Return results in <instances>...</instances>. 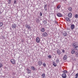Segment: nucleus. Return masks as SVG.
I'll return each instance as SVG.
<instances>
[{
	"label": "nucleus",
	"mask_w": 78,
	"mask_h": 78,
	"mask_svg": "<svg viewBox=\"0 0 78 78\" xmlns=\"http://www.w3.org/2000/svg\"><path fill=\"white\" fill-rule=\"evenodd\" d=\"M73 46L75 50L78 51V43L76 42L73 43Z\"/></svg>",
	"instance_id": "nucleus-1"
},
{
	"label": "nucleus",
	"mask_w": 78,
	"mask_h": 78,
	"mask_svg": "<svg viewBox=\"0 0 78 78\" xmlns=\"http://www.w3.org/2000/svg\"><path fill=\"white\" fill-rule=\"evenodd\" d=\"M10 62L12 64H16V60L14 59H11L10 60Z\"/></svg>",
	"instance_id": "nucleus-2"
},
{
	"label": "nucleus",
	"mask_w": 78,
	"mask_h": 78,
	"mask_svg": "<svg viewBox=\"0 0 78 78\" xmlns=\"http://www.w3.org/2000/svg\"><path fill=\"white\" fill-rule=\"evenodd\" d=\"M62 34L64 36H67V33L65 31H63Z\"/></svg>",
	"instance_id": "nucleus-3"
},
{
	"label": "nucleus",
	"mask_w": 78,
	"mask_h": 78,
	"mask_svg": "<svg viewBox=\"0 0 78 78\" xmlns=\"http://www.w3.org/2000/svg\"><path fill=\"white\" fill-rule=\"evenodd\" d=\"M42 36L43 37H46L48 36V34L46 32H44L42 34Z\"/></svg>",
	"instance_id": "nucleus-4"
},
{
	"label": "nucleus",
	"mask_w": 78,
	"mask_h": 78,
	"mask_svg": "<svg viewBox=\"0 0 78 78\" xmlns=\"http://www.w3.org/2000/svg\"><path fill=\"white\" fill-rule=\"evenodd\" d=\"M62 78H67V76L66 74L65 73H63L62 75Z\"/></svg>",
	"instance_id": "nucleus-5"
},
{
	"label": "nucleus",
	"mask_w": 78,
	"mask_h": 78,
	"mask_svg": "<svg viewBox=\"0 0 78 78\" xmlns=\"http://www.w3.org/2000/svg\"><path fill=\"white\" fill-rule=\"evenodd\" d=\"M57 16L58 17H62V14L61 13H57Z\"/></svg>",
	"instance_id": "nucleus-6"
},
{
	"label": "nucleus",
	"mask_w": 78,
	"mask_h": 78,
	"mask_svg": "<svg viewBox=\"0 0 78 78\" xmlns=\"http://www.w3.org/2000/svg\"><path fill=\"white\" fill-rule=\"evenodd\" d=\"M66 21L68 22H70V21H71V19L68 17H66Z\"/></svg>",
	"instance_id": "nucleus-7"
},
{
	"label": "nucleus",
	"mask_w": 78,
	"mask_h": 78,
	"mask_svg": "<svg viewBox=\"0 0 78 78\" xmlns=\"http://www.w3.org/2000/svg\"><path fill=\"white\" fill-rule=\"evenodd\" d=\"M75 52V49H72V50L71 51V54H72V55H73V54H74Z\"/></svg>",
	"instance_id": "nucleus-8"
},
{
	"label": "nucleus",
	"mask_w": 78,
	"mask_h": 78,
	"mask_svg": "<svg viewBox=\"0 0 78 78\" xmlns=\"http://www.w3.org/2000/svg\"><path fill=\"white\" fill-rule=\"evenodd\" d=\"M12 28H13V29H15V28H16V27H17V26L16 24H13L12 25Z\"/></svg>",
	"instance_id": "nucleus-9"
},
{
	"label": "nucleus",
	"mask_w": 78,
	"mask_h": 78,
	"mask_svg": "<svg viewBox=\"0 0 78 78\" xmlns=\"http://www.w3.org/2000/svg\"><path fill=\"white\" fill-rule=\"evenodd\" d=\"M36 42H37V43H39L40 42V39H39V37H37L36 38Z\"/></svg>",
	"instance_id": "nucleus-10"
},
{
	"label": "nucleus",
	"mask_w": 78,
	"mask_h": 78,
	"mask_svg": "<svg viewBox=\"0 0 78 78\" xmlns=\"http://www.w3.org/2000/svg\"><path fill=\"white\" fill-rule=\"evenodd\" d=\"M68 17H69V18H71L72 17V14L71 13H69L68 15Z\"/></svg>",
	"instance_id": "nucleus-11"
},
{
	"label": "nucleus",
	"mask_w": 78,
	"mask_h": 78,
	"mask_svg": "<svg viewBox=\"0 0 78 78\" xmlns=\"http://www.w3.org/2000/svg\"><path fill=\"white\" fill-rule=\"evenodd\" d=\"M75 28V25L74 24H73L71 25V30H73Z\"/></svg>",
	"instance_id": "nucleus-12"
},
{
	"label": "nucleus",
	"mask_w": 78,
	"mask_h": 78,
	"mask_svg": "<svg viewBox=\"0 0 78 78\" xmlns=\"http://www.w3.org/2000/svg\"><path fill=\"white\" fill-rule=\"evenodd\" d=\"M57 52L58 55H60V54H61V51L59 50V49H58L57 50Z\"/></svg>",
	"instance_id": "nucleus-13"
},
{
	"label": "nucleus",
	"mask_w": 78,
	"mask_h": 78,
	"mask_svg": "<svg viewBox=\"0 0 78 78\" xmlns=\"http://www.w3.org/2000/svg\"><path fill=\"white\" fill-rule=\"evenodd\" d=\"M42 62L41 61H39L38 62V64L39 66H41V65H42Z\"/></svg>",
	"instance_id": "nucleus-14"
},
{
	"label": "nucleus",
	"mask_w": 78,
	"mask_h": 78,
	"mask_svg": "<svg viewBox=\"0 0 78 78\" xmlns=\"http://www.w3.org/2000/svg\"><path fill=\"white\" fill-rule=\"evenodd\" d=\"M27 71V73H31V70H30V69L28 68H27L26 69Z\"/></svg>",
	"instance_id": "nucleus-15"
},
{
	"label": "nucleus",
	"mask_w": 78,
	"mask_h": 78,
	"mask_svg": "<svg viewBox=\"0 0 78 78\" xmlns=\"http://www.w3.org/2000/svg\"><path fill=\"white\" fill-rule=\"evenodd\" d=\"M67 58V55H65L63 58V59L64 60H66Z\"/></svg>",
	"instance_id": "nucleus-16"
},
{
	"label": "nucleus",
	"mask_w": 78,
	"mask_h": 78,
	"mask_svg": "<svg viewBox=\"0 0 78 78\" xmlns=\"http://www.w3.org/2000/svg\"><path fill=\"white\" fill-rule=\"evenodd\" d=\"M47 4H46L44 5V8L45 11H46L47 10Z\"/></svg>",
	"instance_id": "nucleus-17"
},
{
	"label": "nucleus",
	"mask_w": 78,
	"mask_h": 78,
	"mask_svg": "<svg viewBox=\"0 0 78 78\" xmlns=\"http://www.w3.org/2000/svg\"><path fill=\"white\" fill-rule=\"evenodd\" d=\"M42 78H45V74L43 73L41 75Z\"/></svg>",
	"instance_id": "nucleus-18"
},
{
	"label": "nucleus",
	"mask_w": 78,
	"mask_h": 78,
	"mask_svg": "<svg viewBox=\"0 0 78 78\" xmlns=\"http://www.w3.org/2000/svg\"><path fill=\"white\" fill-rule=\"evenodd\" d=\"M41 32H44V31H45V29H44V28H41Z\"/></svg>",
	"instance_id": "nucleus-19"
},
{
	"label": "nucleus",
	"mask_w": 78,
	"mask_h": 78,
	"mask_svg": "<svg viewBox=\"0 0 78 78\" xmlns=\"http://www.w3.org/2000/svg\"><path fill=\"white\" fill-rule=\"evenodd\" d=\"M68 10H69V11L70 12H72V8L71 7H69L68 8Z\"/></svg>",
	"instance_id": "nucleus-20"
},
{
	"label": "nucleus",
	"mask_w": 78,
	"mask_h": 78,
	"mask_svg": "<svg viewBox=\"0 0 78 78\" xmlns=\"http://www.w3.org/2000/svg\"><path fill=\"white\" fill-rule=\"evenodd\" d=\"M52 65L53 66H54V67H56V63L54 62H53Z\"/></svg>",
	"instance_id": "nucleus-21"
},
{
	"label": "nucleus",
	"mask_w": 78,
	"mask_h": 78,
	"mask_svg": "<svg viewBox=\"0 0 78 78\" xmlns=\"http://www.w3.org/2000/svg\"><path fill=\"white\" fill-rule=\"evenodd\" d=\"M31 70H35V68L34 66H31L30 68Z\"/></svg>",
	"instance_id": "nucleus-22"
},
{
	"label": "nucleus",
	"mask_w": 78,
	"mask_h": 78,
	"mask_svg": "<svg viewBox=\"0 0 78 78\" xmlns=\"http://www.w3.org/2000/svg\"><path fill=\"white\" fill-rule=\"evenodd\" d=\"M36 22L37 23H39V19L38 18H36Z\"/></svg>",
	"instance_id": "nucleus-23"
},
{
	"label": "nucleus",
	"mask_w": 78,
	"mask_h": 78,
	"mask_svg": "<svg viewBox=\"0 0 78 78\" xmlns=\"http://www.w3.org/2000/svg\"><path fill=\"white\" fill-rule=\"evenodd\" d=\"M75 55L76 56H77V57H78V51H76Z\"/></svg>",
	"instance_id": "nucleus-24"
},
{
	"label": "nucleus",
	"mask_w": 78,
	"mask_h": 78,
	"mask_svg": "<svg viewBox=\"0 0 78 78\" xmlns=\"http://www.w3.org/2000/svg\"><path fill=\"white\" fill-rule=\"evenodd\" d=\"M3 24L2 23H0V27H2L3 26Z\"/></svg>",
	"instance_id": "nucleus-25"
},
{
	"label": "nucleus",
	"mask_w": 78,
	"mask_h": 78,
	"mask_svg": "<svg viewBox=\"0 0 78 78\" xmlns=\"http://www.w3.org/2000/svg\"><path fill=\"white\" fill-rule=\"evenodd\" d=\"M27 28H28V30H31V27H30V26Z\"/></svg>",
	"instance_id": "nucleus-26"
},
{
	"label": "nucleus",
	"mask_w": 78,
	"mask_h": 78,
	"mask_svg": "<svg viewBox=\"0 0 78 78\" xmlns=\"http://www.w3.org/2000/svg\"><path fill=\"white\" fill-rule=\"evenodd\" d=\"M74 17L75 18H78V15L77 14H76L75 15Z\"/></svg>",
	"instance_id": "nucleus-27"
},
{
	"label": "nucleus",
	"mask_w": 78,
	"mask_h": 78,
	"mask_svg": "<svg viewBox=\"0 0 78 78\" xmlns=\"http://www.w3.org/2000/svg\"><path fill=\"white\" fill-rule=\"evenodd\" d=\"M61 8V5H58L57 7L58 9H59Z\"/></svg>",
	"instance_id": "nucleus-28"
},
{
	"label": "nucleus",
	"mask_w": 78,
	"mask_h": 78,
	"mask_svg": "<svg viewBox=\"0 0 78 78\" xmlns=\"http://www.w3.org/2000/svg\"><path fill=\"white\" fill-rule=\"evenodd\" d=\"M63 73H67V71L66 70H65L63 71Z\"/></svg>",
	"instance_id": "nucleus-29"
},
{
	"label": "nucleus",
	"mask_w": 78,
	"mask_h": 78,
	"mask_svg": "<svg viewBox=\"0 0 78 78\" xmlns=\"http://www.w3.org/2000/svg\"><path fill=\"white\" fill-rule=\"evenodd\" d=\"M2 66L3 64L1 63H0V68H1V67H2Z\"/></svg>",
	"instance_id": "nucleus-30"
},
{
	"label": "nucleus",
	"mask_w": 78,
	"mask_h": 78,
	"mask_svg": "<svg viewBox=\"0 0 78 78\" xmlns=\"http://www.w3.org/2000/svg\"><path fill=\"white\" fill-rule=\"evenodd\" d=\"M9 2L8 3L9 4H10L11 3V0H8Z\"/></svg>",
	"instance_id": "nucleus-31"
},
{
	"label": "nucleus",
	"mask_w": 78,
	"mask_h": 78,
	"mask_svg": "<svg viewBox=\"0 0 78 78\" xmlns=\"http://www.w3.org/2000/svg\"><path fill=\"white\" fill-rule=\"evenodd\" d=\"M59 62V59H57L56 60V63H58Z\"/></svg>",
	"instance_id": "nucleus-32"
},
{
	"label": "nucleus",
	"mask_w": 78,
	"mask_h": 78,
	"mask_svg": "<svg viewBox=\"0 0 78 78\" xmlns=\"http://www.w3.org/2000/svg\"><path fill=\"white\" fill-rule=\"evenodd\" d=\"M30 25H28L27 24L26 25V28H27L29 27Z\"/></svg>",
	"instance_id": "nucleus-33"
},
{
	"label": "nucleus",
	"mask_w": 78,
	"mask_h": 78,
	"mask_svg": "<svg viewBox=\"0 0 78 78\" xmlns=\"http://www.w3.org/2000/svg\"><path fill=\"white\" fill-rule=\"evenodd\" d=\"M43 66L44 67H45V66H46V64H45V63H43Z\"/></svg>",
	"instance_id": "nucleus-34"
},
{
	"label": "nucleus",
	"mask_w": 78,
	"mask_h": 78,
	"mask_svg": "<svg viewBox=\"0 0 78 78\" xmlns=\"http://www.w3.org/2000/svg\"><path fill=\"white\" fill-rule=\"evenodd\" d=\"M48 58H51V55H49L48 56Z\"/></svg>",
	"instance_id": "nucleus-35"
},
{
	"label": "nucleus",
	"mask_w": 78,
	"mask_h": 78,
	"mask_svg": "<svg viewBox=\"0 0 78 78\" xmlns=\"http://www.w3.org/2000/svg\"><path fill=\"white\" fill-rule=\"evenodd\" d=\"M76 77H78V73H77L76 74Z\"/></svg>",
	"instance_id": "nucleus-36"
},
{
	"label": "nucleus",
	"mask_w": 78,
	"mask_h": 78,
	"mask_svg": "<svg viewBox=\"0 0 78 78\" xmlns=\"http://www.w3.org/2000/svg\"><path fill=\"white\" fill-rule=\"evenodd\" d=\"M40 16H42V12H40Z\"/></svg>",
	"instance_id": "nucleus-37"
},
{
	"label": "nucleus",
	"mask_w": 78,
	"mask_h": 78,
	"mask_svg": "<svg viewBox=\"0 0 78 78\" xmlns=\"http://www.w3.org/2000/svg\"><path fill=\"white\" fill-rule=\"evenodd\" d=\"M62 52L63 53H64V52H65V50H64V49H63V50H62Z\"/></svg>",
	"instance_id": "nucleus-38"
},
{
	"label": "nucleus",
	"mask_w": 78,
	"mask_h": 78,
	"mask_svg": "<svg viewBox=\"0 0 78 78\" xmlns=\"http://www.w3.org/2000/svg\"><path fill=\"white\" fill-rule=\"evenodd\" d=\"M44 23H45V24H46L47 23V22L45 21H44Z\"/></svg>",
	"instance_id": "nucleus-39"
},
{
	"label": "nucleus",
	"mask_w": 78,
	"mask_h": 78,
	"mask_svg": "<svg viewBox=\"0 0 78 78\" xmlns=\"http://www.w3.org/2000/svg\"><path fill=\"white\" fill-rule=\"evenodd\" d=\"M14 4H16V1H14Z\"/></svg>",
	"instance_id": "nucleus-40"
},
{
	"label": "nucleus",
	"mask_w": 78,
	"mask_h": 78,
	"mask_svg": "<svg viewBox=\"0 0 78 78\" xmlns=\"http://www.w3.org/2000/svg\"><path fill=\"white\" fill-rule=\"evenodd\" d=\"M55 23H57V21H55Z\"/></svg>",
	"instance_id": "nucleus-41"
},
{
	"label": "nucleus",
	"mask_w": 78,
	"mask_h": 78,
	"mask_svg": "<svg viewBox=\"0 0 78 78\" xmlns=\"http://www.w3.org/2000/svg\"><path fill=\"white\" fill-rule=\"evenodd\" d=\"M74 78H78V77H76Z\"/></svg>",
	"instance_id": "nucleus-42"
},
{
	"label": "nucleus",
	"mask_w": 78,
	"mask_h": 78,
	"mask_svg": "<svg viewBox=\"0 0 78 78\" xmlns=\"http://www.w3.org/2000/svg\"><path fill=\"white\" fill-rule=\"evenodd\" d=\"M72 59H73V58H72Z\"/></svg>",
	"instance_id": "nucleus-43"
}]
</instances>
